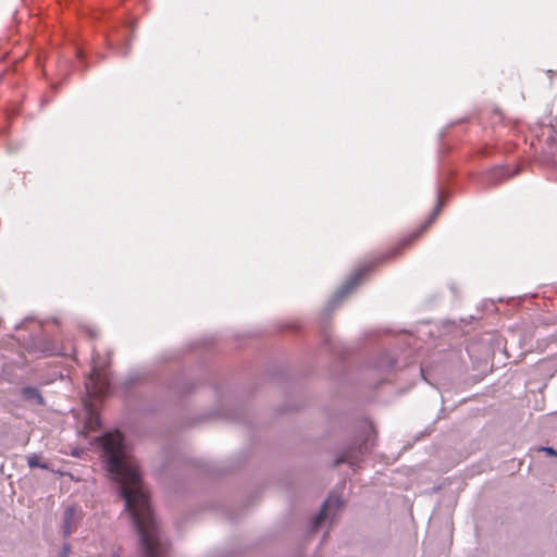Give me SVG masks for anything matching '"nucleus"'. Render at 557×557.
<instances>
[{
  "instance_id": "9d476101",
  "label": "nucleus",
  "mask_w": 557,
  "mask_h": 557,
  "mask_svg": "<svg viewBox=\"0 0 557 557\" xmlns=\"http://www.w3.org/2000/svg\"><path fill=\"white\" fill-rule=\"evenodd\" d=\"M27 465L29 468L49 469V465L47 462H41L39 457L35 454L27 456Z\"/></svg>"
},
{
  "instance_id": "4468645a",
  "label": "nucleus",
  "mask_w": 557,
  "mask_h": 557,
  "mask_svg": "<svg viewBox=\"0 0 557 557\" xmlns=\"http://www.w3.org/2000/svg\"><path fill=\"white\" fill-rule=\"evenodd\" d=\"M543 451H545L548 456L557 457V451L553 447H543Z\"/></svg>"
},
{
  "instance_id": "0eeeda50",
  "label": "nucleus",
  "mask_w": 557,
  "mask_h": 557,
  "mask_svg": "<svg viewBox=\"0 0 557 557\" xmlns=\"http://www.w3.org/2000/svg\"><path fill=\"white\" fill-rule=\"evenodd\" d=\"M82 519V512L74 506L65 509L63 516V535L70 536L76 529Z\"/></svg>"
},
{
  "instance_id": "6e6552de",
  "label": "nucleus",
  "mask_w": 557,
  "mask_h": 557,
  "mask_svg": "<svg viewBox=\"0 0 557 557\" xmlns=\"http://www.w3.org/2000/svg\"><path fill=\"white\" fill-rule=\"evenodd\" d=\"M517 173H518V170H516L515 172H510L505 166L494 168L485 175V184L488 186H496L499 183H502L504 180L511 177Z\"/></svg>"
},
{
  "instance_id": "9b49d317",
  "label": "nucleus",
  "mask_w": 557,
  "mask_h": 557,
  "mask_svg": "<svg viewBox=\"0 0 557 557\" xmlns=\"http://www.w3.org/2000/svg\"><path fill=\"white\" fill-rule=\"evenodd\" d=\"M442 206H443V196H442V193L438 191L436 207L434 208L433 212L431 213L430 219L424 223L423 228H426L436 219L437 214L440 213V211L442 209Z\"/></svg>"
},
{
  "instance_id": "2eb2a0df",
  "label": "nucleus",
  "mask_w": 557,
  "mask_h": 557,
  "mask_svg": "<svg viewBox=\"0 0 557 557\" xmlns=\"http://www.w3.org/2000/svg\"><path fill=\"white\" fill-rule=\"evenodd\" d=\"M30 322H32L30 320H25V321L21 322V323L16 326V329H17V330H20V329H24V327H26V326H27V324H28V323H30Z\"/></svg>"
},
{
  "instance_id": "f03ea898",
  "label": "nucleus",
  "mask_w": 557,
  "mask_h": 557,
  "mask_svg": "<svg viewBox=\"0 0 557 557\" xmlns=\"http://www.w3.org/2000/svg\"><path fill=\"white\" fill-rule=\"evenodd\" d=\"M86 387L94 396H104L110 392L111 381L106 372V363L101 361L98 354L92 357V369L86 382Z\"/></svg>"
},
{
  "instance_id": "f257e3e1",
  "label": "nucleus",
  "mask_w": 557,
  "mask_h": 557,
  "mask_svg": "<svg viewBox=\"0 0 557 557\" xmlns=\"http://www.w3.org/2000/svg\"><path fill=\"white\" fill-rule=\"evenodd\" d=\"M98 440L107 470L119 483L125 510L138 533L141 556L162 557L168 550V543L160 533L138 466L128 454L122 434L119 431L108 432Z\"/></svg>"
},
{
  "instance_id": "f8f14e48",
  "label": "nucleus",
  "mask_w": 557,
  "mask_h": 557,
  "mask_svg": "<svg viewBox=\"0 0 557 557\" xmlns=\"http://www.w3.org/2000/svg\"><path fill=\"white\" fill-rule=\"evenodd\" d=\"M100 424V418L95 412H89V418L86 422L87 428L90 430H96Z\"/></svg>"
},
{
  "instance_id": "39448f33",
  "label": "nucleus",
  "mask_w": 557,
  "mask_h": 557,
  "mask_svg": "<svg viewBox=\"0 0 557 557\" xmlns=\"http://www.w3.org/2000/svg\"><path fill=\"white\" fill-rule=\"evenodd\" d=\"M369 271V267L364 265L356 270L349 278L345 282L343 286H341L330 300L327 305V310H334L336 306L348 295L361 281V278Z\"/></svg>"
},
{
  "instance_id": "f3484780",
  "label": "nucleus",
  "mask_w": 557,
  "mask_h": 557,
  "mask_svg": "<svg viewBox=\"0 0 557 557\" xmlns=\"http://www.w3.org/2000/svg\"><path fill=\"white\" fill-rule=\"evenodd\" d=\"M112 557H121V554L120 553H113Z\"/></svg>"
},
{
  "instance_id": "dca6fc26",
  "label": "nucleus",
  "mask_w": 557,
  "mask_h": 557,
  "mask_svg": "<svg viewBox=\"0 0 557 557\" xmlns=\"http://www.w3.org/2000/svg\"><path fill=\"white\" fill-rule=\"evenodd\" d=\"M127 53H128V48H127V47H125V48L123 49V51H122V54L126 55Z\"/></svg>"
},
{
  "instance_id": "1a4fd4ad",
  "label": "nucleus",
  "mask_w": 557,
  "mask_h": 557,
  "mask_svg": "<svg viewBox=\"0 0 557 557\" xmlns=\"http://www.w3.org/2000/svg\"><path fill=\"white\" fill-rule=\"evenodd\" d=\"M21 395L24 401L29 405L44 406L45 399L38 388L34 386H24L21 389Z\"/></svg>"
},
{
  "instance_id": "20e7f679",
  "label": "nucleus",
  "mask_w": 557,
  "mask_h": 557,
  "mask_svg": "<svg viewBox=\"0 0 557 557\" xmlns=\"http://www.w3.org/2000/svg\"><path fill=\"white\" fill-rule=\"evenodd\" d=\"M344 502L341 497L331 495L323 504L320 512L312 519L310 531L313 533L319 530L326 521L332 522L336 512L342 508Z\"/></svg>"
},
{
  "instance_id": "a211bd4d",
  "label": "nucleus",
  "mask_w": 557,
  "mask_h": 557,
  "mask_svg": "<svg viewBox=\"0 0 557 557\" xmlns=\"http://www.w3.org/2000/svg\"><path fill=\"white\" fill-rule=\"evenodd\" d=\"M367 429H368V432H369V433H370V432H372V426H371V425H368V428H367Z\"/></svg>"
},
{
  "instance_id": "423d86ee",
  "label": "nucleus",
  "mask_w": 557,
  "mask_h": 557,
  "mask_svg": "<svg viewBox=\"0 0 557 557\" xmlns=\"http://www.w3.org/2000/svg\"><path fill=\"white\" fill-rule=\"evenodd\" d=\"M372 446L373 444L370 443L369 434L363 444L352 445L349 447L341 457L336 459L335 465L347 462L349 466L354 467L358 462V456L367 454Z\"/></svg>"
},
{
  "instance_id": "7ed1b4c3",
  "label": "nucleus",
  "mask_w": 557,
  "mask_h": 557,
  "mask_svg": "<svg viewBox=\"0 0 557 557\" xmlns=\"http://www.w3.org/2000/svg\"><path fill=\"white\" fill-rule=\"evenodd\" d=\"M25 349L35 357H47L63 354L54 341L42 334H32L23 344Z\"/></svg>"
},
{
  "instance_id": "ddd939ff",
  "label": "nucleus",
  "mask_w": 557,
  "mask_h": 557,
  "mask_svg": "<svg viewBox=\"0 0 557 557\" xmlns=\"http://www.w3.org/2000/svg\"><path fill=\"white\" fill-rule=\"evenodd\" d=\"M71 552L70 544H64L62 549L60 550V557H67Z\"/></svg>"
}]
</instances>
